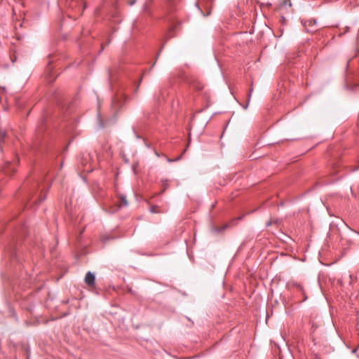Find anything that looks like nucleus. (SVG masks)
I'll return each mask as SVG.
<instances>
[{"label": "nucleus", "instance_id": "nucleus-5", "mask_svg": "<svg viewBox=\"0 0 359 359\" xmlns=\"http://www.w3.org/2000/svg\"><path fill=\"white\" fill-rule=\"evenodd\" d=\"M120 200H121L122 204L119 205L118 207H116V208H113L109 209L108 210L109 212H111V213L112 212H115L116 211H117L118 208H120L121 205H123V206H127L128 205V201H127V200H126L125 196H120Z\"/></svg>", "mask_w": 359, "mask_h": 359}, {"label": "nucleus", "instance_id": "nucleus-7", "mask_svg": "<svg viewBox=\"0 0 359 359\" xmlns=\"http://www.w3.org/2000/svg\"><path fill=\"white\" fill-rule=\"evenodd\" d=\"M251 96H252V93H251V92H249L248 95V102H247L246 107H245V109L247 108L248 105L249 104Z\"/></svg>", "mask_w": 359, "mask_h": 359}, {"label": "nucleus", "instance_id": "nucleus-1", "mask_svg": "<svg viewBox=\"0 0 359 359\" xmlns=\"http://www.w3.org/2000/svg\"><path fill=\"white\" fill-rule=\"evenodd\" d=\"M69 6L79 15H81L86 7V4L83 0H70L69 2Z\"/></svg>", "mask_w": 359, "mask_h": 359}, {"label": "nucleus", "instance_id": "nucleus-9", "mask_svg": "<svg viewBox=\"0 0 359 359\" xmlns=\"http://www.w3.org/2000/svg\"><path fill=\"white\" fill-rule=\"evenodd\" d=\"M135 3V0H131V1L129 2V4L132 6V5H133Z\"/></svg>", "mask_w": 359, "mask_h": 359}, {"label": "nucleus", "instance_id": "nucleus-8", "mask_svg": "<svg viewBox=\"0 0 359 359\" xmlns=\"http://www.w3.org/2000/svg\"><path fill=\"white\" fill-rule=\"evenodd\" d=\"M46 198V194H44L43 196L40 195V202L43 201Z\"/></svg>", "mask_w": 359, "mask_h": 359}, {"label": "nucleus", "instance_id": "nucleus-11", "mask_svg": "<svg viewBox=\"0 0 359 359\" xmlns=\"http://www.w3.org/2000/svg\"><path fill=\"white\" fill-rule=\"evenodd\" d=\"M180 158V157L177 158L175 161H177Z\"/></svg>", "mask_w": 359, "mask_h": 359}, {"label": "nucleus", "instance_id": "nucleus-3", "mask_svg": "<svg viewBox=\"0 0 359 359\" xmlns=\"http://www.w3.org/2000/svg\"><path fill=\"white\" fill-rule=\"evenodd\" d=\"M291 6L292 3L290 0H281L278 6V10L284 13L285 11L287 10V7L290 8Z\"/></svg>", "mask_w": 359, "mask_h": 359}, {"label": "nucleus", "instance_id": "nucleus-2", "mask_svg": "<svg viewBox=\"0 0 359 359\" xmlns=\"http://www.w3.org/2000/svg\"><path fill=\"white\" fill-rule=\"evenodd\" d=\"M18 161V158H15L13 161H6L3 167V171L5 172V174L10 175L11 173L15 172Z\"/></svg>", "mask_w": 359, "mask_h": 359}, {"label": "nucleus", "instance_id": "nucleus-6", "mask_svg": "<svg viewBox=\"0 0 359 359\" xmlns=\"http://www.w3.org/2000/svg\"><path fill=\"white\" fill-rule=\"evenodd\" d=\"M158 206H156V205H152V206L151 207L150 210H151V212L152 213H157V212H158Z\"/></svg>", "mask_w": 359, "mask_h": 359}, {"label": "nucleus", "instance_id": "nucleus-12", "mask_svg": "<svg viewBox=\"0 0 359 359\" xmlns=\"http://www.w3.org/2000/svg\"><path fill=\"white\" fill-rule=\"evenodd\" d=\"M358 85L359 86V83Z\"/></svg>", "mask_w": 359, "mask_h": 359}, {"label": "nucleus", "instance_id": "nucleus-4", "mask_svg": "<svg viewBox=\"0 0 359 359\" xmlns=\"http://www.w3.org/2000/svg\"><path fill=\"white\" fill-rule=\"evenodd\" d=\"M85 282L89 286L93 285L95 284V275L90 271H88L86 274Z\"/></svg>", "mask_w": 359, "mask_h": 359}, {"label": "nucleus", "instance_id": "nucleus-10", "mask_svg": "<svg viewBox=\"0 0 359 359\" xmlns=\"http://www.w3.org/2000/svg\"><path fill=\"white\" fill-rule=\"evenodd\" d=\"M252 91H253V88H252V84L251 85V87L250 88V90L249 92H251V93H252Z\"/></svg>", "mask_w": 359, "mask_h": 359}]
</instances>
